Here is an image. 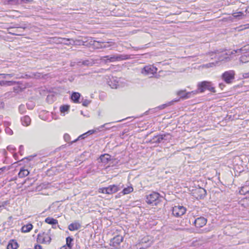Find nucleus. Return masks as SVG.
<instances>
[{"label": "nucleus", "mask_w": 249, "mask_h": 249, "mask_svg": "<svg viewBox=\"0 0 249 249\" xmlns=\"http://www.w3.org/2000/svg\"><path fill=\"white\" fill-rule=\"evenodd\" d=\"M209 55L211 57V59L217 58L218 61H228L230 60V58L227 53L223 52L219 54L218 51L214 52H211L209 53Z\"/></svg>", "instance_id": "1"}, {"label": "nucleus", "mask_w": 249, "mask_h": 249, "mask_svg": "<svg viewBox=\"0 0 249 249\" xmlns=\"http://www.w3.org/2000/svg\"><path fill=\"white\" fill-rule=\"evenodd\" d=\"M51 240L49 232L39 233L37 235V241L41 244H49Z\"/></svg>", "instance_id": "2"}, {"label": "nucleus", "mask_w": 249, "mask_h": 249, "mask_svg": "<svg viewBox=\"0 0 249 249\" xmlns=\"http://www.w3.org/2000/svg\"><path fill=\"white\" fill-rule=\"evenodd\" d=\"M198 89L200 92H204L206 89L211 91L214 92V88L213 87L212 84L210 82L203 81L198 84Z\"/></svg>", "instance_id": "3"}, {"label": "nucleus", "mask_w": 249, "mask_h": 249, "mask_svg": "<svg viewBox=\"0 0 249 249\" xmlns=\"http://www.w3.org/2000/svg\"><path fill=\"white\" fill-rule=\"evenodd\" d=\"M157 71V69L153 65H148L141 70V73L145 76H151Z\"/></svg>", "instance_id": "4"}, {"label": "nucleus", "mask_w": 249, "mask_h": 249, "mask_svg": "<svg viewBox=\"0 0 249 249\" xmlns=\"http://www.w3.org/2000/svg\"><path fill=\"white\" fill-rule=\"evenodd\" d=\"M186 211V208L182 206H175L172 208V214L176 217L183 215Z\"/></svg>", "instance_id": "5"}, {"label": "nucleus", "mask_w": 249, "mask_h": 249, "mask_svg": "<svg viewBox=\"0 0 249 249\" xmlns=\"http://www.w3.org/2000/svg\"><path fill=\"white\" fill-rule=\"evenodd\" d=\"M160 195L156 192H153L147 196L146 202L149 204L157 205L159 202Z\"/></svg>", "instance_id": "6"}, {"label": "nucleus", "mask_w": 249, "mask_h": 249, "mask_svg": "<svg viewBox=\"0 0 249 249\" xmlns=\"http://www.w3.org/2000/svg\"><path fill=\"white\" fill-rule=\"evenodd\" d=\"M235 72L233 71H229L225 72L222 75V79L227 84L231 83L232 80L234 78Z\"/></svg>", "instance_id": "7"}, {"label": "nucleus", "mask_w": 249, "mask_h": 249, "mask_svg": "<svg viewBox=\"0 0 249 249\" xmlns=\"http://www.w3.org/2000/svg\"><path fill=\"white\" fill-rule=\"evenodd\" d=\"M198 93L197 90L192 91L191 92H187L186 90H179L178 91L177 94L178 96H180V98L186 99L189 98H191L193 96L196 95Z\"/></svg>", "instance_id": "8"}, {"label": "nucleus", "mask_w": 249, "mask_h": 249, "mask_svg": "<svg viewBox=\"0 0 249 249\" xmlns=\"http://www.w3.org/2000/svg\"><path fill=\"white\" fill-rule=\"evenodd\" d=\"M104 57L106 58L107 60H109V62H114L115 61H120L128 59L127 55L122 54L113 55L110 56H106Z\"/></svg>", "instance_id": "9"}, {"label": "nucleus", "mask_w": 249, "mask_h": 249, "mask_svg": "<svg viewBox=\"0 0 249 249\" xmlns=\"http://www.w3.org/2000/svg\"><path fill=\"white\" fill-rule=\"evenodd\" d=\"M193 195L196 198L202 199L206 196V191L202 188H196L194 190Z\"/></svg>", "instance_id": "10"}, {"label": "nucleus", "mask_w": 249, "mask_h": 249, "mask_svg": "<svg viewBox=\"0 0 249 249\" xmlns=\"http://www.w3.org/2000/svg\"><path fill=\"white\" fill-rule=\"evenodd\" d=\"M152 243L151 241H150L149 239V237H144L142 239L141 244H139L136 245L137 248H139V249H145L146 248L151 246Z\"/></svg>", "instance_id": "11"}, {"label": "nucleus", "mask_w": 249, "mask_h": 249, "mask_svg": "<svg viewBox=\"0 0 249 249\" xmlns=\"http://www.w3.org/2000/svg\"><path fill=\"white\" fill-rule=\"evenodd\" d=\"M124 238L121 235H117L114 237L110 241V245L115 249H117L120 244L123 242Z\"/></svg>", "instance_id": "12"}, {"label": "nucleus", "mask_w": 249, "mask_h": 249, "mask_svg": "<svg viewBox=\"0 0 249 249\" xmlns=\"http://www.w3.org/2000/svg\"><path fill=\"white\" fill-rule=\"evenodd\" d=\"M207 223V219L203 217L197 218L194 221V224L196 228H201Z\"/></svg>", "instance_id": "13"}, {"label": "nucleus", "mask_w": 249, "mask_h": 249, "mask_svg": "<svg viewBox=\"0 0 249 249\" xmlns=\"http://www.w3.org/2000/svg\"><path fill=\"white\" fill-rule=\"evenodd\" d=\"M108 194H112L118 192L120 189L119 186L116 185H111L107 187Z\"/></svg>", "instance_id": "14"}, {"label": "nucleus", "mask_w": 249, "mask_h": 249, "mask_svg": "<svg viewBox=\"0 0 249 249\" xmlns=\"http://www.w3.org/2000/svg\"><path fill=\"white\" fill-rule=\"evenodd\" d=\"M81 226L78 222H74L69 225L68 229L71 231H74L79 230Z\"/></svg>", "instance_id": "15"}, {"label": "nucleus", "mask_w": 249, "mask_h": 249, "mask_svg": "<svg viewBox=\"0 0 249 249\" xmlns=\"http://www.w3.org/2000/svg\"><path fill=\"white\" fill-rule=\"evenodd\" d=\"M29 174V171L25 169L24 168H21L18 173V177L20 178H23L27 176Z\"/></svg>", "instance_id": "16"}, {"label": "nucleus", "mask_w": 249, "mask_h": 249, "mask_svg": "<svg viewBox=\"0 0 249 249\" xmlns=\"http://www.w3.org/2000/svg\"><path fill=\"white\" fill-rule=\"evenodd\" d=\"M22 124L24 126H28L31 123V119L28 116H25L21 118Z\"/></svg>", "instance_id": "17"}, {"label": "nucleus", "mask_w": 249, "mask_h": 249, "mask_svg": "<svg viewBox=\"0 0 249 249\" xmlns=\"http://www.w3.org/2000/svg\"><path fill=\"white\" fill-rule=\"evenodd\" d=\"M18 247V244L17 242L12 240L10 241L7 245V249H17Z\"/></svg>", "instance_id": "18"}, {"label": "nucleus", "mask_w": 249, "mask_h": 249, "mask_svg": "<svg viewBox=\"0 0 249 249\" xmlns=\"http://www.w3.org/2000/svg\"><path fill=\"white\" fill-rule=\"evenodd\" d=\"M33 229V225L31 224H28L23 226L21 228L23 232H27L30 231Z\"/></svg>", "instance_id": "19"}, {"label": "nucleus", "mask_w": 249, "mask_h": 249, "mask_svg": "<svg viewBox=\"0 0 249 249\" xmlns=\"http://www.w3.org/2000/svg\"><path fill=\"white\" fill-rule=\"evenodd\" d=\"M45 221L46 223L51 225H55L58 223V221L56 219L50 217L46 218Z\"/></svg>", "instance_id": "20"}, {"label": "nucleus", "mask_w": 249, "mask_h": 249, "mask_svg": "<svg viewBox=\"0 0 249 249\" xmlns=\"http://www.w3.org/2000/svg\"><path fill=\"white\" fill-rule=\"evenodd\" d=\"M80 94L78 92H74L72 94L71 98V100L75 103L78 102Z\"/></svg>", "instance_id": "21"}, {"label": "nucleus", "mask_w": 249, "mask_h": 249, "mask_svg": "<svg viewBox=\"0 0 249 249\" xmlns=\"http://www.w3.org/2000/svg\"><path fill=\"white\" fill-rule=\"evenodd\" d=\"M248 51H249V44L247 45L244 46L243 47L241 48L240 49H238L235 51L236 53H246Z\"/></svg>", "instance_id": "22"}, {"label": "nucleus", "mask_w": 249, "mask_h": 249, "mask_svg": "<svg viewBox=\"0 0 249 249\" xmlns=\"http://www.w3.org/2000/svg\"><path fill=\"white\" fill-rule=\"evenodd\" d=\"M73 241V239L71 237H68L66 238V246L69 249H71L72 247V242Z\"/></svg>", "instance_id": "23"}, {"label": "nucleus", "mask_w": 249, "mask_h": 249, "mask_svg": "<svg viewBox=\"0 0 249 249\" xmlns=\"http://www.w3.org/2000/svg\"><path fill=\"white\" fill-rule=\"evenodd\" d=\"M240 62L242 63H246L249 62V54L242 55L240 58Z\"/></svg>", "instance_id": "24"}, {"label": "nucleus", "mask_w": 249, "mask_h": 249, "mask_svg": "<svg viewBox=\"0 0 249 249\" xmlns=\"http://www.w3.org/2000/svg\"><path fill=\"white\" fill-rule=\"evenodd\" d=\"M15 83V82L12 81H0V85L9 86L13 85Z\"/></svg>", "instance_id": "25"}, {"label": "nucleus", "mask_w": 249, "mask_h": 249, "mask_svg": "<svg viewBox=\"0 0 249 249\" xmlns=\"http://www.w3.org/2000/svg\"><path fill=\"white\" fill-rule=\"evenodd\" d=\"M166 136V135H160L157 136L154 138V140L156 142H160L164 139Z\"/></svg>", "instance_id": "26"}, {"label": "nucleus", "mask_w": 249, "mask_h": 249, "mask_svg": "<svg viewBox=\"0 0 249 249\" xmlns=\"http://www.w3.org/2000/svg\"><path fill=\"white\" fill-rule=\"evenodd\" d=\"M133 191V188L132 187H128L123 189V195H127L132 192Z\"/></svg>", "instance_id": "27"}, {"label": "nucleus", "mask_w": 249, "mask_h": 249, "mask_svg": "<svg viewBox=\"0 0 249 249\" xmlns=\"http://www.w3.org/2000/svg\"><path fill=\"white\" fill-rule=\"evenodd\" d=\"M62 41L61 42L65 44H74L75 42L73 40L70 39L62 38Z\"/></svg>", "instance_id": "28"}, {"label": "nucleus", "mask_w": 249, "mask_h": 249, "mask_svg": "<svg viewBox=\"0 0 249 249\" xmlns=\"http://www.w3.org/2000/svg\"><path fill=\"white\" fill-rule=\"evenodd\" d=\"M70 109V106L68 105H63L60 107V110L61 113H64L68 111Z\"/></svg>", "instance_id": "29"}, {"label": "nucleus", "mask_w": 249, "mask_h": 249, "mask_svg": "<svg viewBox=\"0 0 249 249\" xmlns=\"http://www.w3.org/2000/svg\"><path fill=\"white\" fill-rule=\"evenodd\" d=\"M110 156L109 155H105L101 156L100 159L102 161L108 160L110 159Z\"/></svg>", "instance_id": "30"}, {"label": "nucleus", "mask_w": 249, "mask_h": 249, "mask_svg": "<svg viewBox=\"0 0 249 249\" xmlns=\"http://www.w3.org/2000/svg\"><path fill=\"white\" fill-rule=\"evenodd\" d=\"M0 75H2L3 76V78H10L13 76H15V74L14 73H11V74H0Z\"/></svg>", "instance_id": "31"}, {"label": "nucleus", "mask_w": 249, "mask_h": 249, "mask_svg": "<svg viewBox=\"0 0 249 249\" xmlns=\"http://www.w3.org/2000/svg\"><path fill=\"white\" fill-rule=\"evenodd\" d=\"M99 192L103 193V194H108V191H107V187L100 188L99 189Z\"/></svg>", "instance_id": "32"}, {"label": "nucleus", "mask_w": 249, "mask_h": 249, "mask_svg": "<svg viewBox=\"0 0 249 249\" xmlns=\"http://www.w3.org/2000/svg\"><path fill=\"white\" fill-rule=\"evenodd\" d=\"M112 44H114V43L112 42H108L105 45H101L100 48H108L110 47Z\"/></svg>", "instance_id": "33"}, {"label": "nucleus", "mask_w": 249, "mask_h": 249, "mask_svg": "<svg viewBox=\"0 0 249 249\" xmlns=\"http://www.w3.org/2000/svg\"><path fill=\"white\" fill-rule=\"evenodd\" d=\"M87 133H85L81 135H80V136L78 137V138L76 139L75 140L72 141L71 142V143H73L74 142H76L78 139H85L87 136Z\"/></svg>", "instance_id": "34"}, {"label": "nucleus", "mask_w": 249, "mask_h": 249, "mask_svg": "<svg viewBox=\"0 0 249 249\" xmlns=\"http://www.w3.org/2000/svg\"><path fill=\"white\" fill-rule=\"evenodd\" d=\"M243 15V13L241 12H237V13H234L233 14V16L234 17V18H239L240 17H241Z\"/></svg>", "instance_id": "35"}, {"label": "nucleus", "mask_w": 249, "mask_h": 249, "mask_svg": "<svg viewBox=\"0 0 249 249\" xmlns=\"http://www.w3.org/2000/svg\"><path fill=\"white\" fill-rule=\"evenodd\" d=\"M83 64L86 66H92L93 63L89 60H85L83 62Z\"/></svg>", "instance_id": "36"}, {"label": "nucleus", "mask_w": 249, "mask_h": 249, "mask_svg": "<svg viewBox=\"0 0 249 249\" xmlns=\"http://www.w3.org/2000/svg\"><path fill=\"white\" fill-rule=\"evenodd\" d=\"M213 66H215V64L214 63H210L207 64L206 65H204L203 66V68H210V67H212Z\"/></svg>", "instance_id": "37"}, {"label": "nucleus", "mask_w": 249, "mask_h": 249, "mask_svg": "<svg viewBox=\"0 0 249 249\" xmlns=\"http://www.w3.org/2000/svg\"><path fill=\"white\" fill-rule=\"evenodd\" d=\"M64 139L65 140V141L69 142L70 141V135L69 134H65L64 135Z\"/></svg>", "instance_id": "38"}, {"label": "nucleus", "mask_w": 249, "mask_h": 249, "mask_svg": "<svg viewBox=\"0 0 249 249\" xmlns=\"http://www.w3.org/2000/svg\"><path fill=\"white\" fill-rule=\"evenodd\" d=\"M89 101L88 100H85L83 102L82 105L85 107H87L89 105Z\"/></svg>", "instance_id": "39"}, {"label": "nucleus", "mask_w": 249, "mask_h": 249, "mask_svg": "<svg viewBox=\"0 0 249 249\" xmlns=\"http://www.w3.org/2000/svg\"><path fill=\"white\" fill-rule=\"evenodd\" d=\"M7 149L9 151H12L15 149V148L12 145H9L7 146Z\"/></svg>", "instance_id": "40"}, {"label": "nucleus", "mask_w": 249, "mask_h": 249, "mask_svg": "<svg viewBox=\"0 0 249 249\" xmlns=\"http://www.w3.org/2000/svg\"><path fill=\"white\" fill-rule=\"evenodd\" d=\"M95 131L94 130H90L88 131L86 133H87V135H89L92 134L94 133Z\"/></svg>", "instance_id": "41"}, {"label": "nucleus", "mask_w": 249, "mask_h": 249, "mask_svg": "<svg viewBox=\"0 0 249 249\" xmlns=\"http://www.w3.org/2000/svg\"><path fill=\"white\" fill-rule=\"evenodd\" d=\"M243 76L244 78H249V72L245 73L243 74Z\"/></svg>", "instance_id": "42"}, {"label": "nucleus", "mask_w": 249, "mask_h": 249, "mask_svg": "<svg viewBox=\"0 0 249 249\" xmlns=\"http://www.w3.org/2000/svg\"><path fill=\"white\" fill-rule=\"evenodd\" d=\"M34 249H43L42 247L39 245H36L34 247Z\"/></svg>", "instance_id": "43"}, {"label": "nucleus", "mask_w": 249, "mask_h": 249, "mask_svg": "<svg viewBox=\"0 0 249 249\" xmlns=\"http://www.w3.org/2000/svg\"><path fill=\"white\" fill-rule=\"evenodd\" d=\"M166 104H164V105H162L160 106L159 107L160 108V109H163L165 107H166Z\"/></svg>", "instance_id": "44"}, {"label": "nucleus", "mask_w": 249, "mask_h": 249, "mask_svg": "<svg viewBox=\"0 0 249 249\" xmlns=\"http://www.w3.org/2000/svg\"><path fill=\"white\" fill-rule=\"evenodd\" d=\"M33 1L32 0H23L22 1V2L24 3H28Z\"/></svg>", "instance_id": "45"}, {"label": "nucleus", "mask_w": 249, "mask_h": 249, "mask_svg": "<svg viewBox=\"0 0 249 249\" xmlns=\"http://www.w3.org/2000/svg\"><path fill=\"white\" fill-rule=\"evenodd\" d=\"M6 132H7V133H9V134H11V132H12V130H11L10 129H9V128H7V129H6Z\"/></svg>", "instance_id": "46"}, {"label": "nucleus", "mask_w": 249, "mask_h": 249, "mask_svg": "<svg viewBox=\"0 0 249 249\" xmlns=\"http://www.w3.org/2000/svg\"><path fill=\"white\" fill-rule=\"evenodd\" d=\"M34 75H35V76L36 77L38 78V77H40L41 74L39 73H37L35 74Z\"/></svg>", "instance_id": "47"}, {"label": "nucleus", "mask_w": 249, "mask_h": 249, "mask_svg": "<svg viewBox=\"0 0 249 249\" xmlns=\"http://www.w3.org/2000/svg\"><path fill=\"white\" fill-rule=\"evenodd\" d=\"M5 167L0 168V174L5 169Z\"/></svg>", "instance_id": "48"}, {"label": "nucleus", "mask_w": 249, "mask_h": 249, "mask_svg": "<svg viewBox=\"0 0 249 249\" xmlns=\"http://www.w3.org/2000/svg\"><path fill=\"white\" fill-rule=\"evenodd\" d=\"M68 247L66 245L63 246L60 249H67Z\"/></svg>", "instance_id": "49"}, {"label": "nucleus", "mask_w": 249, "mask_h": 249, "mask_svg": "<svg viewBox=\"0 0 249 249\" xmlns=\"http://www.w3.org/2000/svg\"><path fill=\"white\" fill-rule=\"evenodd\" d=\"M244 189H246V187H243L241 190H240V192L241 194H242V193H244Z\"/></svg>", "instance_id": "50"}, {"label": "nucleus", "mask_w": 249, "mask_h": 249, "mask_svg": "<svg viewBox=\"0 0 249 249\" xmlns=\"http://www.w3.org/2000/svg\"><path fill=\"white\" fill-rule=\"evenodd\" d=\"M12 34L15 35H17V36L20 35V34L18 33V32L13 33H12Z\"/></svg>", "instance_id": "51"}, {"label": "nucleus", "mask_w": 249, "mask_h": 249, "mask_svg": "<svg viewBox=\"0 0 249 249\" xmlns=\"http://www.w3.org/2000/svg\"><path fill=\"white\" fill-rule=\"evenodd\" d=\"M24 107V106H20L19 107V109L20 111L21 110V108H23Z\"/></svg>", "instance_id": "52"}, {"label": "nucleus", "mask_w": 249, "mask_h": 249, "mask_svg": "<svg viewBox=\"0 0 249 249\" xmlns=\"http://www.w3.org/2000/svg\"><path fill=\"white\" fill-rule=\"evenodd\" d=\"M3 104L2 102H0V107H3Z\"/></svg>", "instance_id": "53"}, {"label": "nucleus", "mask_w": 249, "mask_h": 249, "mask_svg": "<svg viewBox=\"0 0 249 249\" xmlns=\"http://www.w3.org/2000/svg\"><path fill=\"white\" fill-rule=\"evenodd\" d=\"M223 86V85L222 84H219V87L222 89V87Z\"/></svg>", "instance_id": "54"}, {"label": "nucleus", "mask_w": 249, "mask_h": 249, "mask_svg": "<svg viewBox=\"0 0 249 249\" xmlns=\"http://www.w3.org/2000/svg\"><path fill=\"white\" fill-rule=\"evenodd\" d=\"M210 230H211L210 229H209V230H206L205 232L209 231H210Z\"/></svg>", "instance_id": "55"}, {"label": "nucleus", "mask_w": 249, "mask_h": 249, "mask_svg": "<svg viewBox=\"0 0 249 249\" xmlns=\"http://www.w3.org/2000/svg\"><path fill=\"white\" fill-rule=\"evenodd\" d=\"M18 77H19L18 75L16 76V78H18Z\"/></svg>", "instance_id": "56"}, {"label": "nucleus", "mask_w": 249, "mask_h": 249, "mask_svg": "<svg viewBox=\"0 0 249 249\" xmlns=\"http://www.w3.org/2000/svg\"><path fill=\"white\" fill-rule=\"evenodd\" d=\"M22 145H20V148H22Z\"/></svg>", "instance_id": "57"}, {"label": "nucleus", "mask_w": 249, "mask_h": 249, "mask_svg": "<svg viewBox=\"0 0 249 249\" xmlns=\"http://www.w3.org/2000/svg\"><path fill=\"white\" fill-rule=\"evenodd\" d=\"M122 121V120H119L118 122H121Z\"/></svg>", "instance_id": "58"}, {"label": "nucleus", "mask_w": 249, "mask_h": 249, "mask_svg": "<svg viewBox=\"0 0 249 249\" xmlns=\"http://www.w3.org/2000/svg\"><path fill=\"white\" fill-rule=\"evenodd\" d=\"M2 206L0 205V208Z\"/></svg>", "instance_id": "59"}]
</instances>
